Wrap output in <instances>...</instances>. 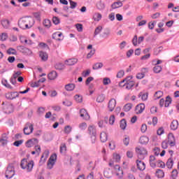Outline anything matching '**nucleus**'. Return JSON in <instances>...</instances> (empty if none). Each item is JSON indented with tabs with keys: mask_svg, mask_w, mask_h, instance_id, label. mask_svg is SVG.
Returning a JSON list of instances; mask_svg holds the SVG:
<instances>
[{
	"mask_svg": "<svg viewBox=\"0 0 179 179\" xmlns=\"http://www.w3.org/2000/svg\"><path fill=\"white\" fill-rule=\"evenodd\" d=\"M34 24V20L31 17H24L18 21L20 29H31Z\"/></svg>",
	"mask_w": 179,
	"mask_h": 179,
	"instance_id": "nucleus-1",
	"label": "nucleus"
},
{
	"mask_svg": "<svg viewBox=\"0 0 179 179\" xmlns=\"http://www.w3.org/2000/svg\"><path fill=\"white\" fill-rule=\"evenodd\" d=\"M20 167L22 170L27 171V173H30L33 171V168L34 167V161H29L27 159H23L21 161Z\"/></svg>",
	"mask_w": 179,
	"mask_h": 179,
	"instance_id": "nucleus-2",
	"label": "nucleus"
},
{
	"mask_svg": "<svg viewBox=\"0 0 179 179\" xmlns=\"http://www.w3.org/2000/svg\"><path fill=\"white\" fill-rule=\"evenodd\" d=\"M120 87H125L127 90L132 89L135 86V82L132 80V77L129 76L126 79L119 83Z\"/></svg>",
	"mask_w": 179,
	"mask_h": 179,
	"instance_id": "nucleus-3",
	"label": "nucleus"
},
{
	"mask_svg": "<svg viewBox=\"0 0 179 179\" xmlns=\"http://www.w3.org/2000/svg\"><path fill=\"white\" fill-rule=\"evenodd\" d=\"M136 153L138 159L143 160V159L148 156V150L143 147L138 146L136 148Z\"/></svg>",
	"mask_w": 179,
	"mask_h": 179,
	"instance_id": "nucleus-4",
	"label": "nucleus"
},
{
	"mask_svg": "<svg viewBox=\"0 0 179 179\" xmlns=\"http://www.w3.org/2000/svg\"><path fill=\"white\" fill-rule=\"evenodd\" d=\"M88 134L91 137V139L96 141V136L97 135V130L96 129V126L94 125H90L88 127Z\"/></svg>",
	"mask_w": 179,
	"mask_h": 179,
	"instance_id": "nucleus-5",
	"label": "nucleus"
},
{
	"mask_svg": "<svg viewBox=\"0 0 179 179\" xmlns=\"http://www.w3.org/2000/svg\"><path fill=\"white\" fill-rule=\"evenodd\" d=\"M3 111L6 114H10V113L13 112V106L8 102H3L2 103Z\"/></svg>",
	"mask_w": 179,
	"mask_h": 179,
	"instance_id": "nucleus-6",
	"label": "nucleus"
},
{
	"mask_svg": "<svg viewBox=\"0 0 179 179\" xmlns=\"http://www.w3.org/2000/svg\"><path fill=\"white\" fill-rule=\"evenodd\" d=\"M33 131H34V127L33 126V124L30 122L27 123L24 128V135H30V134H33Z\"/></svg>",
	"mask_w": 179,
	"mask_h": 179,
	"instance_id": "nucleus-7",
	"label": "nucleus"
},
{
	"mask_svg": "<svg viewBox=\"0 0 179 179\" xmlns=\"http://www.w3.org/2000/svg\"><path fill=\"white\" fill-rule=\"evenodd\" d=\"M15 176V167L13 165H9L6 171V178H12Z\"/></svg>",
	"mask_w": 179,
	"mask_h": 179,
	"instance_id": "nucleus-8",
	"label": "nucleus"
},
{
	"mask_svg": "<svg viewBox=\"0 0 179 179\" xmlns=\"http://www.w3.org/2000/svg\"><path fill=\"white\" fill-rule=\"evenodd\" d=\"M19 97V93L17 92H10L6 94V98L8 100H15Z\"/></svg>",
	"mask_w": 179,
	"mask_h": 179,
	"instance_id": "nucleus-9",
	"label": "nucleus"
},
{
	"mask_svg": "<svg viewBox=\"0 0 179 179\" xmlns=\"http://www.w3.org/2000/svg\"><path fill=\"white\" fill-rule=\"evenodd\" d=\"M36 145H38V140L37 138H31L25 143L26 148H33Z\"/></svg>",
	"mask_w": 179,
	"mask_h": 179,
	"instance_id": "nucleus-10",
	"label": "nucleus"
},
{
	"mask_svg": "<svg viewBox=\"0 0 179 179\" xmlns=\"http://www.w3.org/2000/svg\"><path fill=\"white\" fill-rule=\"evenodd\" d=\"M57 160V155L54 154L50 156L48 162V169H51L54 167L55 164V161Z\"/></svg>",
	"mask_w": 179,
	"mask_h": 179,
	"instance_id": "nucleus-11",
	"label": "nucleus"
},
{
	"mask_svg": "<svg viewBox=\"0 0 179 179\" xmlns=\"http://www.w3.org/2000/svg\"><path fill=\"white\" fill-rule=\"evenodd\" d=\"M80 115L81 118H83V120H85L86 121H89V120H90V115H89L87 110L85 108L80 109Z\"/></svg>",
	"mask_w": 179,
	"mask_h": 179,
	"instance_id": "nucleus-12",
	"label": "nucleus"
},
{
	"mask_svg": "<svg viewBox=\"0 0 179 179\" xmlns=\"http://www.w3.org/2000/svg\"><path fill=\"white\" fill-rule=\"evenodd\" d=\"M52 38L57 41H62L64 40V34L60 31L55 32L52 34Z\"/></svg>",
	"mask_w": 179,
	"mask_h": 179,
	"instance_id": "nucleus-13",
	"label": "nucleus"
},
{
	"mask_svg": "<svg viewBox=\"0 0 179 179\" xmlns=\"http://www.w3.org/2000/svg\"><path fill=\"white\" fill-rule=\"evenodd\" d=\"M115 106H117V101L115 99H111L108 104V108H109V111H114Z\"/></svg>",
	"mask_w": 179,
	"mask_h": 179,
	"instance_id": "nucleus-14",
	"label": "nucleus"
},
{
	"mask_svg": "<svg viewBox=\"0 0 179 179\" xmlns=\"http://www.w3.org/2000/svg\"><path fill=\"white\" fill-rule=\"evenodd\" d=\"M168 143H169L170 146H176V138H174V134L170 133L168 135V141H166Z\"/></svg>",
	"mask_w": 179,
	"mask_h": 179,
	"instance_id": "nucleus-15",
	"label": "nucleus"
},
{
	"mask_svg": "<svg viewBox=\"0 0 179 179\" xmlns=\"http://www.w3.org/2000/svg\"><path fill=\"white\" fill-rule=\"evenodd\" d=\"M113 160L114 161L110 160L109 162L110 167H113V166H114V162H115V163H118V162H120V160H121V157L118 154H114L113 155Z\"/></svg>",
	"mask_w": 179,
	"mask_h": 179,
	"instance_id": "nucleus-16",
	"label": "nucleus"
},
{
	"mask_svg": "<svg viewBox=\"0 0 179 179\" xmlns=\"http://www.w3.org/2000/svg\"><path fill=\"white\" fill-rule=\"evenodd\" d=\"M145 103H140L136 106V114H142L143 111L145 110Z\"/></svg>",
	"mask_w": 179,
	"mask_h": 179,
	"instance_id": "nucleus-17",
	"label": "nucleus"
},
{
	"mask_svg": "<svg viewBox=\"0 0 179 179\" xmlns=\"http://www.w3.org/2000/svg\"><path fill=\"white\" fill-rule=\"evenodd\" d=\"M39 58H41V61L45 62V61L48 60V54L47 53V52L41 50L39 51Z\"/></svg>",
	"mask_w": 179,
	"mask_h": 179,
	"instance_id": "nucleus-18",
	"label": "nucleus"
},
{
	"mask_svg": "<svg viewBox=\"0 0 179 179\" xmlns=\"http://www.w3.org/2000/svg\"><path fill=\"white\" fill-rule=\"evenodd\" d=\"M114 169H115V171L116 173V176H117V177H122L123 174H124V171H122V169H121V167H120V165H115L114 166Z\"/></svg>",
	"mask_w": 179,
	"mask_h": 179,
	"instance_id": "nucleus-19",
	"label": "nucleus"
},
{
	"mask_svg": "<svg viewBox=\"0 0 179 179\" xmlns=\"http://www.w3.org/2000/svg\"><path fill=\"white\" fill-rule=\"evenodd\" d=\"M136 164H137V168L138 169V170H141V171H143V170L146 169V164H145V162L138 159L136 161Z\"/></svg>",
	"mask_w": 179,
	"mask_h": 179,
	"instance_id": "nucleus-20",
	"label": "nucleus"
},
{
	"mask_svg": "<svg viewBox=\"0 0 179 179\" xmlns=\"http://www.w3.org/2000/svg\"><path fill=\"white\" fill-rule=\"evenodd\" d=\"M150 167H152V169H155L156 167V165L157 164V161H156V157L153 155L150 156Z\"/></svg>",
	"mask_w": 179,
	"mask_h": 179,
	"instance_id": "nucleus-21",
	"label": "nucleus"
},
{
	"mask_svg": "<svg viewBox=\"0 0 179 179\" xmlns=\"http://www.w3.org/2000/svg\"><path fill=\"white\" fill-rule=\"evenodd\" d=\"M78 63V59L76 58H73V59H69L65 61V65H75V64Z\"/></svg>",
	"mask_w": 179,
	"mask_h": 179,
	"instance_id": "nucleus-22",
	"label": "nucleus"
},
{
	"mask_svg": "<svg viewBox=\"0 0 179 179\" xmlns=\"http://www.w3.org/2000/svg\"><path fill=\"white\" fill-rule=\"evenodd\" d=\"M58 76V74L57 73V71H52L48 75V78L50 80H55V79H57V77Z\"/></svg>",
	"mask_w": 179,
	"mask_h": 179,
	"instance_id": "nucleus-23",
	"label": "nucleus"
},
{
	"mask_svg": "<svg viewBox=\"0 0 179 179\" xmlns=\"http://www.w3.org/2000/svg\"><path fill=\"white\" fill-rule=\"evenodd\" d=\"M171 129L172 131H176L178 129V120H173L171 123Z\"/></svg>",
	"mask_w": 179,
	"mask_h": 179,
	"instance_id": "nucleus-24",
	"label": "nucleus"
},
{
	"mask_svg": "<svg viewBox=\"0 0 179 179\" xmlns=\"http://www.w3.org/2000/svg\"><path fill=\"white\" fill-rule=\"evenodd\" d=\"M156 177L157 178H164V171L162 169H157L156 173H155Z\"/></svg>",
	"mask_w": 179,
	"mask_h": 179,
	"instance_id": "nucleus-25",
	"label": "nucleus"
},
{
	"mask_svg": "<svg viewBox=\"0 0 179 179\" xmlns=\"http://www.w3.org/2000/svg\"><path fill=\"white\" fill-rule=\"evenodd\" d=\"M75 87L76 86H75V84L73 83H70L65 85V90L67 92H72V90H75Z\"/></svg>",
	"mask_w": 179,
	"mask_h": 179,
	"instance_id": "nucleus-26",
	"label": "nucleus"
},
{
	"mask_svg": "<svg viewBox=\"0 0 179 179\" xmlns=\"http://www.w3.org/2000/svg\"><path fill=\"white\" fill-rule=\"evenodd\" d=\"M149 143V137L146 136H143L140 138V143L143 145H146V143Z\"/></svg>",
	"mask_w": 179,
	"mask_h": 179,
	"instance_id": "nucleus-27",
	"label": "nucleus"
},
{
	"mask_svg": "<svg viewBox=\"0 0 179 179\" xmlns=\"http://www.w3.org/2000/svg\"><path fill=\"white\" fill-rule=\"evenodd\" d=\"M48 155H50V152H48V150H45L41 156V162H45V160L48 159Z\"/></svg>",
	"mask_w": 179,
	"mask_h": 179,
	"instance_id": "nucleus-28",
	"label": "nucleus"
},
{
	"mask_svg": "<svg viewBox=\"0 0 179 179\" xmlns=\"http://www.w3.org/2000/svg\"><path fill=\"white\" fill-rule=\"evenodd\" d=\"M101 14L99 13H95L93 15V20L94 22H100L101 20Z\"/></svg>",
	"mask_w": 179,
	"mask_h": 179,
	"instance_id": "nucleus-29",
	"label": "nucleus"
},
{
	"mask_svg": "<svg viewBox=\"0 0 179 179\" xmlns=\"http://www.w3.org/2000/svg\"><path fill=\"white\" fill-rule=\"evenodd\" d=\"M103 64L101 62H98L96 63L93 65L92 66V69H94V71L97 70V69H101V68H103Z\"/></svg>",
	"mask_w": 179,
	"mask_h": 179,
	"instance_id": "nucleus-30",
	"label": "nucleus"
},
{
	"mask_svg": "<svg viewBox=\"0 0 179 179\" xmlns=\"http://www.w3.org/2000/svg\"><path fill=\"white\" fill-rule=\"evenodd\" d=\"M103 176L106 178H111V171L110 170V168H106L103 172Z\"/></svg>",
	"mask_w": 179,
	"mask_h": 179,
	"instance_id": "nucleus-31",
	"label": "nucleus"
},
{
	"mask_svg": "<svg viewBox=\"0 0 179 179\" xmlns=\"http://www.w3.org/2000/svg\"><path fill=\"white\" fill-rule=\"evenodd\" d=\"M173 166H174V161L172 158H169L166 162V167L168 169H173Z\"/></svg>",
	"mask_w": 179,
	"mask_h": 179,
	"instance_id": "nucleus-32",
	"label": "nucleus"
},
{
	"mask_svg": "<svg viewBox=\"0 0 179 179\" xmlns=\"http://www.w3.org/2000/svg\"><path fill=\"white\" fill-rule=\"evenodd\" d=\"M121 6H122V2L120 1L115 2L112 4L113 9H117V8H121Z\"/></svg>",
	"mask_w": 179,
	"mask_h": 179,
	"instance_id": "nucleus-33",
	"label": "nucleus"
},
{
	"mask_svg": "<svg viewBox=\"0 0 179 179\" xmlns=\"http://www.w3.org/2000/svg\"><path fill=\"white\" fill-rule=\"evenodd\" d=\"M177 177H178V171L177 169H173L171 171V178L177 179Z\"/></svg>",
	"mask_w": 179,
	"mask_h": 179,
	"instance_id": "nucleus-34",
	"label": "nucleus"
},
{
	"mask_svg": "<svg viewBox=\"0 0 179 179\" xmlns=\"http://www.w3.org/2000/svg\"><path fill=\"white\" fill-rule=\"evenodd\" d=\"M7 54H8V55H17V51H16L14 48H10L8 49L7 50Z\"/></svg>",
	"mask_w": 179,
	"mask_h": 179,
	"instance_id": "nucleus-35",
	"label": "nucleus"
},
{
	"mask_svg": "<svg viewBox=\"0 0 179 179\" xmlns=\"http://www.w3.org/2000/svg\"><path fill=\"white\" fill-rule=\"evenodd\" d=\"M162 69H163V68L159 65H155L153 68V71H154L155 73H160V72H162Z\"/></svg>",
	"mask_w": 179,
	"mask_h": 179,
	"instance_id": "nucleus-36",
	"label": "nucleus"
},
{
	"mask_svg": "<svg viewBox=\"0 0 179 179\" xmlns=\"http://www.w3.org/2000/svg\"><path fill=\"white\" fill-rule=\"evenodd\" d=\"M100 139H101V142H103V143L106 142L107 141V134H106V132L101 133Z\"/></svg>",
	"mask_w": 179,
	"mask_h": 179,
	"instance_id": "nucleus-37",
	"label": "nucleus"
},
{
	"mask_svg": "<svg viewBox=\"0 0 179 179\" xmlns=\"http://www.w3.org/2000/svg\"><path fill=\"white\" fill-rule=\"evenodd\" d=\"M2 85H3V86H5V87H7V89H13V87L12 85H10V84H9V83H8V80H2Z\"/></svg>",
	"mask_w": 179,
	"mask_h": 179,
	"instance_id": "nucleus-38",
	"label": "nucleus"
},
{
	"mask_svg": "<svg viewBox=\"0 0 179 179\" xmlns=\"http://www.w3.org/2000/svg\"><path fill=\"white\" fill-rule=\"evenodd\" d=\"M106 100V96L104 94H100L96 97V101L97 103H103Z\"/></svg>",
	"mask_w": 179,
	"mask_h": 179,
	"instance_id": "nucleus-39",
	"label": "nucleus"
},
{
	"mask_svg": "<svg viewBox=\"0 0 179 179\" xmlns=\"http://www.w3.org/2000/svg\"><path fill=\"white\" fill-rule=\"evenodd\" d=\"M74 99L76 100V103H82V101H83V97L79 94L75 95Z\"/></svg>",
	"mask_w": 179,
	"mask_h": 179,
	"instance_id": "nucleus-40",
	"label": "nucleus"
},
{
	"mask_svg": "<svg viewBox=\"0 0 179 179\" xmlns=\"http://www.w3.org/2000/svg\"><path fill=\"white\" fill-rule=\"evenodd\" d=\"M120 127L121 128V129H125V128H127V120H125L124 119H122L120 121Z\"/></svg>",
	"mask_w": 179,
	"mask_h": 179,
	"instance_id": "nucleus-41",
	"label": "nucleus"
},
{
	"mask_svg": "<svg viewBox=\"0 0 179 179\" xmlns=\"http://www.w3.org/2000/svg\"><path fill=\"white\" fill-rule=\"evenodd\" d=\"M155 99H160L161 97H163V91H157L155 92L154 95Z\"/></svg>",
	"mask_w": 179,
	"mask_h": 179,
	"instance_id": "nucleus-42",
	"label": "nucleus"
},
{
	"mask_svg": "<svg viewBox=\"0 0 179 179\" xmlns=\"http://www.w3.org/2000/svg\"><path fill=\"white\" fill-rule=\"evenodd\" d=\"M43 23L46 29H50V27H51V21L50 20H45Z\"/></svg>",
	"mask_w": 179,
	"mask_h": 179,
	"instance_id": "nucleus-43",
	"label": "nucleus"
},
{
	"mask_svg": "<svg viewBox=\"0 0 179 179\" xmlns=\"http://www.w3.org/2000/svg\"><path fill=\"white\" fill-rule=\"evenodd\" d=\"M78 127L81 131H85L87 128V124L86 122L80 123Z\"/></svg>",
	"mask_w": 179,
	"mask_h": 179,
	"instance_id": "nucleus-44",
	"label": "nucleus"
},
{
	"mask_svg": "<svg viewBox=\"0 0 179 179\" xmlns=\"http://www.w3.org/2000/svg\"><path fill=\"white\" fill-rule=\"evenodd\" d=\"M101 30H103L102 26H98L94 31V36H97V34H100Z\"/></svg>",
	"mask_w": 179,
	"mask_h": 179,
	"instance_id": "nucleus-45",
	"label": "nucleus"
},
{
	"mask_svg": "<svg viewBox=\"0 0 179 179\" xmlns=\"http://www.w3.org/2000/svg\"><path fill=\"white\" fill-rule=\"evenodd\" d=\"M138 97H141V100H143V101H146L148 100V94L140 92Z\"/></svg>",
	"mask_w": 179,
	"mask_h": 179,
	"instance_id": "nucleus-46",
	"label": "nucleus"
},
{
	"mask_svg": "<svg viewBox=\"0 0 179 179\" xmlns=\"http://www.w3.org/2000/svg\"><path fill=\"white\" fill-rule=\"evenodd\" d=\"M131 108H132V104L131 103H127L124 106V111H126L127 113H128V111L131 110Z\"/></svg>",
	"mask_w": 179,
	"mask_h": 179,
	"instance_id": "nucleus-47",
	"label": "nucleus"
},
{
	"mask_svg": "<svg viewBox=\"0 0 179 179\" xmlns=\"http://www.w3.org/2000/svg\"><path fill=\"white\" fill-rule=\"evenodd\" d=\"M66 152V144L62 143L60 145V153H65Z\"/></svg>",
	"mask_w": 179,
	"mask_h": 179,
	"instance_id": "nucleus-48",
	"label": "nucleus"
},
{
	"mask_svg": "<svg viewBox=\"0 0 179 179\" xmlns=\"http://www.w3.org/2000/svg\"><path fill=\"white\" fill-rule=\"evenodd\" d=\"M170 104H171V98L170 96H166L164 106H165V107H169V106H170Z\"/></svg>",
	"mask_w": 179,
	"mask_h": 179,
	"instance_id": "nucleus-49",
	"label": "nucleus"
},
{
	"mask_svg": "<svg viewBox=\"0 0 179 179\" xmlns=\"http://www.w3.org/2000/svg\"><path fill=\"white\" fill-rule=\"evenodd\" d=\"M114 122H115V116L111 115L109 117V124L110 125H114Z\"/></svg>",
	"mask_w": 179,
	"mask_h": 179,
	"instance_id": "nucleus-50",
	"label": "nucleus"
},
{
	"mask_svg": "<svg viewBox=\"0 0 179 179\" xmlns=\"http://www.w3.org/2000/svg\"><path fill=\"white\" fill-rule=\"evenodd\" d=\"M71 131H72V127L71 126L68 125L64 127V133L68 134H71Z\"/></svg>",
	"mask_w": 179,
	"mask_h": 179,
	"instance_id": "nucleus-51",
	"label": "nucleus"
},
{
	"mask_svg": "<svg viewBox=\"0 0 179 179\" xmlns=\"http://www.w3.org/2000/svg\"><path fill=\"white\" fill-rule=\"evenodd\" d=\"M69 3L71 9H75V8H76L78 6V3L72 0H69Z\"/></svg>",
	"mask_w": 179,
	"mask_h": 179,
	"instance_id": "nucleus-52",
	"label": "nucleus"
},
{
	"mask_svg": "<svg viewBox=\"0 0 179 179\" xmlns=\"http://www.w3.org/2000/svg\"><path fill=\"white\" fill-rule=\"evenodd\" d=\"M52 22L54 23V24H59V23L61 22V20H59V18L58 17H52Z\"/></svg>",
	"mask_w": 179,
	"mask_h": 179,
	"instance_id": "nucleus-53",
	"label": "nucleus"
},
{
	"mask_svg": "<svg viewBox=\"0 0 179 179\" xmlns=\"http://www.w3.org/2000/svg\"><path fill=\"white\" fill-rule=\"evenodd\" d=\"M0 38L1 41H6L8 39V34L6 33L1 34V35L0 36Z\"/></svg>",
	"mask_w": 179,
	"mask_h": 179,
	"instance_id": "nucleus-54",
	"label": "nucleus"
},
{
	"mask_svg": "<svg viewBox=\"0 0 179 179\" xmlns=\"http://www.w3.org/2000/svg\"><path fill=\"white\" fill-rule=\"evenodd\" d=\"M123 143L125 145V146H128L129 145V137L126 136H124V138L123 139Z\"/></svg>",
	"mask_w": 179,
	"mask_h": 179,
	"instance_id": "nucleus-55",
	"label": "nucleus"
},
{
	"mask_svg": "<svg viewBox=\"0 0 179 179\" xmlns=\"http://www.w3.org/2000/svg\"><path fill=\"white\" fill-rule=\"evenodd\" d=\"M148 130V125L146 124H143L141 127V131L143 134H145L146 131Z\"/></svg>",
	"mask_w": 179,
	"mask_h": 179,
	"instance_id": "nucleus-56",
	"label": "nucleus"
},
{
	"mask_svg": "<svg viewBox=\"0 0 179 179\" xmlns=\"http://www.w3.org/2000/svg\"><path fill=\"white\" fill-rule=\"evenodd\" d=\"M103 83L105 86H107V85H110L111 83V80L108 78H103Z\"/></svg>",
	"mask_w": 179,
	"mask_h": 179,
	"instance_id": "nucleus-57",
	"label": "nucleus"
},
{
	"mask_svg": "<svg viewBox=\"0 0 179 179\" xmlns=\"http://www.w3.org/2000/svg\"><path fill=\"white\" fill-rule=\"evenodd\" d=\"M96 53V50L95 49H92L87 55V58H92V57H93V55H94V54Z\"/></svg>",
	"mask_w": 179,
	"mask_h": 179,
	"instance_id": "nucleus-58",
	"label": "nucleus"
},
{
	"mask_svg": "<svg viewBox=\"0 0 179 179\" xmlns=\"http://www.w3.org/2000/svg\"><path fill=\"white\" fill-rule=\"evenodd\" d=\"M162 149H167V148H169V142H167V141H164L162 143Z\"/></svg>",
	"mask_w": 179,
	"mask_h": 179,
	"instance_id": "nucleus-59",
	"label": "nucleus"
},
{
	"mask_svg": "<svg viewBox=\"0 0 179 179\" xmlns=\"http://www.w3.org/2000/svg\"><path fill=\"white\" fill-rule=\"evenodd\" d=\"M76 27L78 31H83V25L82 24H76Z\"/></svg>",
	"mask_w": 179,
	"mask_h": 179,
	"instance_id": "nucleus-60",
	"label": "nucleus"
},
{
	"mask_svg": "<svg viewBox=\"0 0 179 179\" xmlns=\"http://www.w3.org/2000/svg\"><path fill=\"white\" fill-rule=\"evenodd\" d=\"M132 43L134 45H138V36L135 35L132 39Z\"/></svg>",
	"mask_w": 179,
	"mask_h": 179,
	"instance_id": "nucleus-61",
	"label": "nucleus"
},
{
	"mask_svg": "<svg viewBox=\"0 0 179 179\" xmlns=\"http://www.w3.org/2000/svg\"><path fill=\"white\" fill-rule=\"evenodd\" d=\"M23 143V140L16 141L13 143L14 146H16L17 148H19L20 145Z\"/></svg>",
	"mask_w": 179,
	"mask_h": 179,
	"instance_id": "nucleus-62",
	"label": "nucleus"
},
{
	"mask_svg": "<svg viewBox=\"0 0 179 179\" xmlns=\"http://www.w3.org/2000/svg\"><path fill=\"white\" fill-rule=\"evenodd\" d=\"M30 86L31 87H38L40 86V83L38 81L31 83Z\"/></svg>",
	"mask_w": 179,
	"mask_h": 179,
	"instance_id": "nucleus-63",
	"label": "nucleus"
},
{
	"mask_svg": "<svg viewBox=\"0 0 179 179\" xmlns=\"http://www.w3.org/2000/svg\"><path fill=\"white\" fill-rule=\"evenodd\" d=\"M157 164L158 167H161V169H164L165 166L164 162H163L162 161H157Z\"/></svg>",
	"mask_w": 179,
	"mask_h": 179,
	"instance_id": "nucleus-64",
	"label": "nucleus"
}]
</instances>
